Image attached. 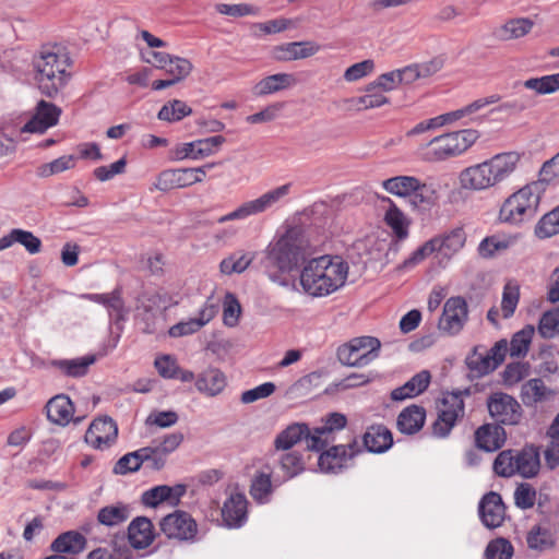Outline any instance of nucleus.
I'll return each mask as SVG.
<instances>
[{"label": "nucleus", "mask_w": 559, "mask_h": 559, "mask_svg": "<svg viewBox=\"0 0 559 559\" xmlns=\"http://www.w3.org/2000/svg\"><path fill=\"white\" fill-rule=\"evenodd\" d=\"M94 355L75 359H62L53 361V365L69 377H83L87 373L88 367L95 362Z\"/></svg>", "instance_id": "nucleus-40"}, {"label": "nucleus", "mask_w": 559, "mask_h": 559, "mask_svg": "<svg viewBox=\"0 0 559 559\" xmlns=\"http://www.w3.org/2000/svg\"><path fill=\"white\" fill-rule=\"evenodd\" d=\"M430 380V372L428 370H423L412 377L402 386L394 389L391 392V399L393 401H404L406 399L415 397L427 390Z\"/></svg>", "instance_id": "nucleus-28"}, {"label": "nucleus", "mask_w": 559, "mask_h": 559, "mask_svg": "<svg viewBox=\"0 0 559 559\" xmlns=\"http://www.w3.org/2000/svg\"><path fill=\"white\" fill-rule=\"evenodd\" d=\"M86 559H133V550L123 536H115L107 546L92 550Z\"/></svg>", "instance_id": "nucleus-26"}, {"label": "nucleus", "mask_w": 559, "mask_h": 559, "mask_svg": "<svg viewBox=\"0 0 559 559\" xmlns=\"http://www.w3.org/2000/svg\"><path fill=\"white\" fill-rule=\"evenodd\" d=\"M534 27V22L528 17L510 19L495 32L503 41L520 39L526 36Z\"/></svg>", "instance_id": "nucleus-33"}, {"label": "nucleus", "mask_w": 559, "mask_h": 559, "mask_svg": "<svg viewBox=\"0 0 559 559\" xmlns=\"http://www.w3.org/2000/svg\"><path fill=\"white\" fill-rule=\"evenodd\" d=\"M437 253L448 260L456 254L466 242V234L462 227H455L430 239Z\"/></svg>", "instance_id": "nucleus-22"}, {"label": "nucleus", "mask_w": 559, "mask_h": 559, "mask_svg": "<svg viewBox=\"0 0 559 559\" xmlns=\"http://www.w3.org/2000/svg\"><path fill=\"white\" fill-rule=\"evenodd\" d=\"M520 300V286L516 282H508L503 287L501 311L504 319L513 316Z\"/></svg>", "instance_id": "nucleus-49"}, {"label": "nucleus", "mask_w": 559, "mask_h": 559, "mask_svg": "<svg viewBox=\"0 0 559 559\" xmlns=\"http://www.w3.org/2000/svg\"><path fill=\"white\" fill-rule=\"evenodd\" d=\"M86 538L78 531H68L60 534L50 545L57 554L78 555L85 549Z\"/></svg>", "instance_id": "nucleus-31"}, {"label": "nucleus", "mask_w": 559, "mask_h": 559, "mask_svg": "<svg viewBox=\"0 0 559 559\" xmlns=\"http://www.w3.org/2000/svg\"><path fill=\"white\" fill-rule=\"evenodd\" d=\"M347 274L348 265L342 258L321 255L305 264L299 282L306 294L322 297L341 288L345 284Z\"/></svg>", "instance_id": "nucleus-2"}, {"label": "nucleus", "mask_w": 559, "mask_h": 559, "mask_svg": "<svg viewBox=\"0 0 559 559\" xmlns=\"http://www.w3.org/2000/svg\"><path fill=\"white\" fill-rule=\"evenodd\" d=\"M526 544L528 549L542 554L556 548L557 537L548 527L537 524L528 531Z\"/></svg>", "instance_id": "nucleus-29"}, {"label": "nucleus", "mask_w": 559, "mask_h": 559, "mask_svg": "<svg viewBox=\"0 0 559 559\" xmlns=\"http://www.w3.org/2000/svg\"><path fill=\"white\" fill-rule=\"evenodd\" d=\"M154 538V526L150 519L138 516L129 524L127 542L131 549H144L153 543Z\"/></svg>", "instance_id": "nucleus-21"}, {"label": "nucleus", "mask_w": 559, "mask_h": 559, "mask_svg": "<svg viewBox=\"0 0 559 559\" xmlns=\"http://www.w3.org/2000/svg\"><path fill=\"white\" fill-rule=\"evenodd\" d=\"M192 69L193 66L188 59L171 56V61L167 62V68L164 70L171 76L170 79L178 83L186 79Z\"/></svg>", "instance_id": "nucleus-56"}, {"label": "nucleus", "mask_w": 559, "mask_h": 559, "mask_svg": "<svg viewBox=\"0 0 559 559\" xmlns=\"http://www.w3.org/2000/svg\"><path fill=\"white\" fill-rule=\"evenodd\" d=\"M382 187L391 194L407 198L419 187V179L414 176H395L382 181Z\"/></svg>", "instance_id": "nucleus-38"}, {"label": "nucleus", "mask_w": 559, "mask_h": 559, "mask_svg": "<svg viewBox=\"0 0 559 559\" xmlns=\"http://www.w3.org/2000/svg\"><path fill=\"white\" fill-rule=\"evenodd\" d=\"M297 84V80L292 73H276L260 80L253 86L255 96H266L284 90H288Z\"/></svg>", "instance_id": "nucleus-25"}, {"label": "nucleus", "mask_w": 559, "mask_h": 559, "mask_svg": "<svg viewBox=\"0 0 559 559\" xmlns=\"http://www.w3.org/2000/svg\"><path fill=\"white\" fill-rule=\"evenodd\" d=\"M311 254V243L300 226H290L265 250L262 266L269 278L280 285H287L285 273L296 270Z\"/></svg>", "instance_id": "nucleus-1"}, {"label": "nucleus", "mask_w": 559, "mask_h": 559, "mask_svg": "<svg viewBox=\"0 0 559 559\" xmlns=\"http://www.w3.org/2000/svg\"><path fill=\"white\" fill-rule=\"evenodd\" d=\"M10 246L13 243L22 245L26 251L31 254H36L40 252L41 249V240L35 236L32 231L13 228L8 234Z\"/></svg>", "instance_id": "nucleus-47"}, {"label": "nucleus", "mask_w": 559, "mask_h": 559, "mask_svg": "<svg viewBox=\"0 0 559 559\" xmlns=\"http://www.w3.org/2000/svg\"><path fill=\"white\" fill-rule=\"evenodd\" d=\"M506 507L499 493L490 491L479 502V515L488 528L499 527L504 520Z\"/></svg>", "instance_id": "nucleus-17"}, {"label": "nucleus", "mask_w": 559, "mask_h": 559, "mask_svg": "<svg viewBox=\"0 0 559 559\" xmlns=\"http://www.w3.org/2000/svg\"><path fill=\"white\" fill-rule=\"evenodd\" d=\"M142 449V461L146 468L152 471H160L167 457L160 453L154 445L144 447Z\"/></svg>", "instance_id": "nucleus-63"}, {"label": "nucleus", "mask_w": 559, "mask_h": 559, "mask_svg": "<svg viewBox=\"0 0 559 559\" xmlns=\"http://www.w3.org/2000/svg\"><path fill=\"white\" fill-rule=\"evenodd\" d=\"M520 162L515 152L497 154L490 159L464 169L461 186L471 190H485L497 186L511 176Z\"/></svg>", "instance_id": "nucleus-4"}, {"label": "nucleus", "mask_w": 559, "mask_h": 559, "mask_svg": "<svg viewBox=\"0 0 559 559\" xmlns=\"http://www.w3.org/2000/svg\"><path fill=\"white\" fill-rule=\"evenodd\" d=\"M142 465V449H139L121 456L115 464L112 472L117 475H126L139 471Z\"/></svg>", "instance_id": "nucleus-51"}, {"label": "nucleus", "mask_w": 559, "mask_h": 559, "mask_svg": "<svg viewBox=\"0 0 559 559\" xmlns=\"http://www.w3.org/2000/svg\"><path fill=\"white\" fill-rule=\"evenodd\" d=\"M530 365L523 361L508 364L503 371V382L513 385L528 376Z\"/></svg>", "instance_id": "nucleus-58"}, {"label": "nucleus", "mask_w": 559, "mask_h": 559, "mask_svg": "<svg viewBox=\"0 0 559 559\" xmlns=\"http://www.w3.org/2000/svg\"><path fill=\"white\" fill-rule=\"evenodd\" d=\"M187 486L182 484L173 487L167 485L155 486L142 493L141 501L144 506L156 508L167 501L171 506L178 504L180 498L186 493Z\"/></svg>", "instance_id": "nucleus-18"}, {"label": "nucleus", "mask_w": 559, "mask_h": 559, "mask_svg": "<svg viewBox=\"0 0 559 559\" xmlns=\"http://www.w3.org/2000/svg\"><path fill=\"white\" fill-rule=\"evenodd\" d=\"M513 546L512 544L503 538H496L488 543L485 549V558L486 559H511L513 556Z\"/></svg>", "instance_id": "nucleus-52"}, {"label": "nucleus", "mask_w": 559, "mask_h": 559, "mask_svg": "<svg viewBox=\"0 0 559 559\" xmlns=\"http://www.w3.org/2000/svg\"><path fill=\"white\" fill-rule=\"evenodd\" d=\"M466 365L474 372L475 377L485 376L497 368L488 353H480L478 347H475L473 353L466 358Z\"/></svg>", "instance_id": "nucleus-43"}, {"label": "nucleus", "mask_w": 559, "mask_h": 559, "mask_svg": "<svg viewBox=\"0 0 559 559\" xmlns=\"http://www.w3.org/2000/svg\"><path fill=\"white\" fill-rule=\"evenodd\" d=\"M281 467L288 477H294L304 471V461L299 453L289 452L281 456Z\"/></svg>", "instance_id": "nucleus-64"}, {"label": "nucleus", "mask_w": 559, "mask_h": 559, "mask_svg": "<svg viewBox=\"0 0 559 559\" xmlns=\"http://www.w3.org/2000/svg\"><path fill=\"white\" fill-rule=\"evenodd\" d=\"M118 427L111 417L104 416L95 419L85 433V441L95 449H105L115 443Z\"/></svg>", "instance_id": "nucleus-15"}, {"label": "nucleus", "mask_w": 559, "mask_h": 559, "mask_svg": "<svg viewBox=\"0 0 559 559\" xmlns=\"http://www.w3.org/2000/svg\"><path fill=\"white\" fill-rule=\"evenodd\" d=\"M226 386V377L217 368L204 370L195 380V388L209 396L219 394Z\"/></svg>", "instance_id": "nucleus-32"}, {"label": "nucleus", "mask_w": 559, "mask_h": 559, "mask_svg": "<svg viewBox=\"0 0 559 559\" xmlns=\"http://www.w3.org/2000/svg\"><path fill=\"white\" fill-rule=\"evenodd\" d=\"M33 66L36 83L45 96L56 97L68 84L70 58L60 46H43L34 56Z\"/></svg>", "instance_id": "nucleus-3"}, {"label": "nucleus", "mask_w": 559, "mask_h": 559, "mask_svg": "<svg viewBox=\"0 0 559 559\" xmlns=\"http://www.w3.org/2000/svg\"><path fill=\"white\" fill-rule=\"evenodd\" d=\"M534 332V326L530 324L524 326L521 331L516 332L510 342V356L524 357L528 352Z\"/></svg>", "instance_id": "nucleus-45"}, {"label": "nucleus", "mask_w": 559, "mask_h": 559, "mask_svg": "<svg viewBox=\"0 0 559 559\" xmlns=\"http://www.w3.org/2000/svg\"><path fill=\"white\" fill-rule=\"evenodd\" d=\"M47 418L59 426H67L74 414V405L66 394L51 397L46 404Z\"/></svg>", "instance_id": "nucleus-24"}, {"label": "nucleus", "mask_w": 559, "mask_h": 559, "mask_svg": "<svg viewBox=\"0 0 559 559\" xmlns=\"http://www.w3.org/2000/svg\"><path fill=\"white\" fill-rule=\"evenodd\" d=\"M382 200L389 203V209L384 214L385 224L399 240H404L408 236L409 221L390 198Z\"/></svg>", "instance_id": "nucleus-35"}, {"label": "nucleus", "mask_w": 559, "mask_h": 559, "mask_svg": "<svg viewBox=\"0 0 559 559\" xmlns=\"http://www.w3.org/2000/svg\"><path fill=\"white\" fill-rule=\"evenodd\" d=\"M515 453L513 450L501 451L493 461V472L501 477L515 475Z\"/></svg>", "instance_id": "nucleus-53"}, {"label": "nucleus", "mask_w": 559, "mask_h": 559, "mask_svg": "<svg viewBox=\"0 0 559 559\" xmlns=\"http://www.w3.org/2000/svg\"><path fill=\"white\" fill-rule=\"evenodd\" d=\"M160 531L168 538L194 540L198 525L194 519L185 511H175L164 516L159 523Z\"/></svg>", "instance_id": "nucleus-12"}, {"label": "nucleus", "mask_w": 559, "mask_h": 559, "mask_svg": "<svg viewBox=\"0 0 559 559\" xmlns=\"http://www.w3.org/2000/svg\"><path fill=\"white\" fill-rule=\"evenodd\" d=\"M400 84L397 70L385 72L379 75L373 82L365 87V92L379 90L381 92H390L395 90Z\"/></svg>", "instance_id": "nucleus-57"}, {"label": "nucleus", "mask_w": 559, "mask_h": 559, "mask_svg": "<svg viewBox=\"0 0 559 559\" xmlns=\"http://www.w3.org/2000/svg\"><path fill=\"white\" fill-rule=\"evenodd\" d=\"M74 167V157L71 155L61 156L50 163L43 164L37 168V176L46 178Z\"/></svg>", "instance_id": "nucleus-54"}, {"label": "nucleus", "mask_w": 559, "mask_h": 559, "mask_svg": "<svg viewBox=\"0 0 559 559\" xmlns=\"http://www.w3.org/2000/svg\"><path fill=\"white\" fill-rule=\"evenodd\" d=\"M408 198L414 210L426 212L436 205L438 193L432 186L419 180V187Z\"/></svg>", "instance_id": "nucleus-37"}, {"label": "nucleus", "mask_w": 559, "mask_h": 559, "mask_svg": "<svg viewBox=\"0 0 559 559\" xmlns=\"http://www.w3.org/2000/svg\"><path fill=\"white\" fill-rule=\"evenodd\" d=\"M248 500L242 492H231L222 508V518L226 526L240 527L247 520Z\"/></svg>", "instance_id": "nucleus-19"}, {"label": "nucleus", "mask_w": 559, "mask_h": 559, "mask_svg": "<svg viewBox=\"0 0 559 559\" xmlns=\"http://www.w3.org/2000/svg\"><path fill=\"white\" fill-rule=\"evenodd\" d=\"M534 231L539 239L550 238L559 234V205L538 221Z\"/></svg>", "instance_id": "nucleus-46"}, {"label": "nucleus", "mask_w": 559, "mask_h": 559, "mask_svg": "<svg viewBox=\"0 0 559 559\" xmlns=\"http://www.w3.org/2000/svg\"><path fill=\"white\" fill-rule=\"evenodd\" d=\"M523 86L533 90L539 95L551 94L559 91V73L540 78H531L523 82Z\"/></svg>", "instance_id": "nucleus-48"}, {"label": "nucleus", "mask_w": 559, "mask_h": 559, "mask_svg": "<svg viewBox=\"0 0 559 559\" xmlns=\"http://www.w3.org/2000/svg\"><path fill=\"white\" fill-rule=\"evenodd\" d=\"M273 492L271 474L260 472L254 475L250 485V495L259 503H266Z\"/></svg>", "instance_id": "nucleus-42"}, {"label": "nucleus", "mask_w": 559, "mask_h": 559, "mask_svg": "<svg viewBox=\"0 0 559 559\" xmlns=\"http://www.w3.org/2000/svg\"><path fill=\"white\" fill-rule=\"evenodd\" d=\"M347 424L345 415L341 413H331L324 419V425L313 429L310 437L308 449L312 451H321L325 448L334 431L343 429Z\"/></svg>", "instance_id": "nucleus-16"}, {"label": "nucleus", "mask_w": 559, "mask_h": 559, "mask_svg": "<svg viewBox=\"0 0 559 559\" xmlns=\"http://www.w3.org/2000/svg\"><path fill=\"white\" fill-rule=\"evenodd\" d=\"M547 386L539 378L531 379L522 386V399L526 405L543 401L547 394Z\"/></svg>", "instance_id": "nucleus-50"}, {"label": "nucleus", "mask_w": 559, "mask_h": 559, "mask_svg": "<svg viewBox=\"0 0 559 559\" xmlns=\"http://www.w3.org/2000/svg\"><path fill=\"white\" fill-rule=\"evenodd\" d=\"M254 258V252L236 251L221 261L219 271L224 275L240 274L249 267Z\"/></svg>", "instance_id": "nucleus-39"}, {"label": "nucleus", "mask_w": 559, "mask_h": 559, "mask_svg": "<svg viewBox=\"0 0 559 559\" xmlns=\"http://www.w3.org/2000/svg\"><path fill=\"white\" fill-rule=\"evenodd\" d=\"M275 384L273 382L262 383L253 389L247 390L241 393L240 401L243 404H250L262 399H266L275 392Z\"/></svg>", "instance_id": "nucleus-62"}, {"label": "nucleus", "mask_w": 559, "mask_h": 559, "mask_svg": "<svg viewBox=\"0 0 559 559\" xmlns=\"http://www.w3.org/2000/svg\"><path fill=\"white\" fill-rule=\"evenodd\" d=\"M311 435L306 424H293L277 435L274 444L277 450H288L304 438L308 444Z\"/></svg>", "instance_id": "nucleus-34"}, {"label": "nucleus", "mask_w": 559, "mask_h": 559, "mask_svg": "<svg viewBox=\"0 0 559 559\" xmlns=\"http://www.w3.org/2000/svg\"><path fill=\"white\" fill-rule=\"evenodd\" d=\"M362 440L367 451L372 453H383L393 444L392 433L384 425L370 426L364 433Z\"/></svg>", "instance_id": "nucleus-27"}, {"label": "nucleus", "mask_w": 559, "mask_h": 559, "mask_svg": "<svg viewBox=\"0 0 559 559\" xmlns=\"http://www.w3.org/2000/svg\"><path fill=\"white\" fill-rule=\"evenodd\" d=\"M129 508L122 503L102 508L97 514L98 524L117 526L129 519Z\"/></svg>", "instance_id": "nucleus-41"}, {"label": "nucleus", "mask_w": 559, "mask_h": 559, "mask_svg": "<svg viewBox=\"0 0 559 559\" xmlns=\"http://www.w3.org/2000/svg\"><path fill=\"white\" fill-rule=\"evenodd\" d=\"M464 394L468 395L469 391L465 390ZM463 392H451L444 394L441 406L439 407L438 418L433 423L432 431L437 437H447L455 426L459 418L464 416Z\"/></svg>", "instance_id": "nucleus-10"}, {"label": "nucleus", "mask_w": 559, "mask_h": 559, "mask_svg": "<svg viewBox=\"0 0 559 559\" xmlns=\"http://www.w3.org/2000/svg\"><path fill=\"white\" fill-rule=\"evenodd\" d=\"M168 297L159 292H143L135 306V320L144 333H154L158 320L167 309Z\"/></svg>", "instance_id": "nucleus-8"}, {"label": "nucleus", "mask_w": 559, "mask_h": 559, "mask_svg": "<svg viewBox=\"0 0 559 559\" xmlns=\"http://www.w3.org/2000/svg\"><path fill=\"white\" fill-rule=\"evenodd\" d=\"M192 109L185 102L174 99L166 103L158 111L157 118L163 121L175 122L190 116Z\"/></svg>", "instance_id": "nucleus-44"}, {"label": "nucleus", "mask_w": 559, "mask_h": 559, "mask_svg": "<svg viewBox=\"0 0 559 559\" xmlns=\"http://www.w3.org/2000/svg\"><path fill=\"white\" fill-rule=\"evenodd\" d=\"M538 332L544 338H552L559 334V309L546 311L542 316Z\"/></svg>", "instance_id": "nucleus-55"}, {"label": "nucleus", "mask_w": 559, "mask_h": 559, "mask_svg": "<svg viewBox=\"0 0 559 559\" xmlns=\"http://www.w3.org/2000/svg\"><path fill=\"white\" fill-rule=\"evenodd\" d=\"M467 304L462 297L449 298L443 307L442 316L439 320V329L450 334L459 333L467 321Z\"/></svg>", "instance_id": "nucleus-14"}, {"label": "nucleus", "mask_w": 559, "mask_h": 559, "mask_svg": "<svg viewBox=\"0 0 559 559\" xmlns=\"http://www.w3.org/2000/svg\"><path fill=\"white\" fill-rule=\"evenodd\" d=\"M319 50L320 46L314 41H292L275 46L272 55L277 61H293L312 57Z\"/></svg>", "instance_id": "nucleus-20"}, {"label": "nucleus", "mask_w": 559, "mask_h": 559, "mask_svg": "<svg viewBox=\"0 0 559 559\" xmlns=\"http://www.w3.org/2000/svg\"><path fill=\"white\" fill-rule=\"evenodd\" d=\"M514 466L515 474H519L524 478L534 477L537 475L540 467L538 452L533 448H525L522 451L516 452Z\"/></svg>", "instance_id": "nucleus-36"}, {"label": "nucleus", "mask_w": 559, "mask_h": 559, "mask_svg": "<svg viewBox=\"0 0 559 559\" xmlns=\"http://www.w3.org/2000/svg\"><path fill=\"white\" fill-rule=\"evenodd\" d=\"M241 313V306L235 295L228 293L224 301V323L227 326H235Z\"/></svg>", "instance_id": "nucleus-59"}, {"label": "nucleus", "mask_w": 559, "mask_h": 559, "mask_svg": "<svg viewBox=\"0 0 559 559\" xmlns=\"http://www.w3.org/2000/svg\"><path fill=\"white\" fill-rule=\"evenodd\" d=\"M289 183L270 190L260 195L258 199L247 201L239 205L233 212L221 216L217 219V223L224 224L229 221L246 219L251 215L263 213L264 211L273 206L275 203H277L281 199L286 197L289 193Z\"/></svg>", "instance_id": "nucleus-9"}, {"label": "nucleus", "mask_w": 559, "mask_h": 559, "mask_svg": "<svg viewBox=\"0 0 559 559\" xmlns=\"http://www.w3.org/2000/svg\"><path fill=\"white\" fill-rule=\"evenodd\" d=\"M381 343L377 337L360 336L337 348L340 362L348 367H364L379 356Z\"/></svg>", "instance_id": "nucleus-7"}, {"label": "nucleus", "mask_w": 559, "mask_h": 559, "mask_svg": "<svg viewBox=\"0 0 559 559\" xmlns=\"http://www.w3.org/2000/svg\"><path fill=\"white\" fill-rule=\"evenodd\" d=\"M223 135H214L206 139L197 140V157L199 159L211 156L219 151L225 143Z\"/></svg>", "instance_id": "nucleus-60"}, {"label": "nucleus", "mask_w": 559, "mask_h": 559, "mask_svg": "<svg viewBox=\"0 0 559 559\" xmlns=\"http://www.w3.org/2000/svg\"><path fill=\"white\" fill-rule=\"evenodd\" d=\"M479 138L474 129H463L444 133L420 145L417 148L418 157L428 163L447 160L467 151Z\"/></svg>", "instance_id": "nucleus-5"}, {"label": "nucleus", "mask_w": 559, "mask_h": 559, "mask_svg": "<svg viewBox=\"0 0 559 559\" xmlns=\"http://www.w3.org/2000/svg\"><path fill=\"white\" fill-rule=\"evenodd\" d=\"M536 501V490L530 484H521L514 491L515 506L522 510L531 509Z\"/></svg>", "instance_id": "nucleus-61"}, {"label": "nucleus", "mask_w": 559, "mask_h": 559, "mask_svg": "<svg viewBox=\"0 0 559 559\" xmlns=\"http://www.w3.org/2000/svg\"><path fill=\"white\" fill-rule=\"evenodd\" d=\"M539 201V185H526L504 200L499 211V219L511 225L530 221L536 215Z\"/></svg>", "instance_id": "nucleus-6"}, {"label": "nucleus", "mask_w": 559, "mask_h": 559, "mask_svg": "<svg viewBox=\"0 0 559 559\" xmlns=\"http://www.w3.org/2000/svg\"><path fill=\"white\" fill-rule=\"evenodd\" d=\"M490 416L503 425H516L522 417V408L518 401L503 392L490 394L487 400Z\"/></svg>", "instance_id": "nucleus-11"}, {"label": "nucleus", "mask_w": 559, "mask_h": 559, "mask_svg": "<svg viewBox=\"0 0 559 559\" xmlns=\"http://www.w3.org/2000/svg\"><path fill=\"white\" fill-rule=\"evenodd\" d=\"M361 452L356 440L348 444L333 445L325 452L321 453L318 465L322 472L338 473L345 466L348 460Z\"/></svg>", "instance_id": "nucleus-13"}, {"label": "nucleus", "mask_w": 559, "mask_h": 559, "mask_svg": "<svg viewBox=\"0 0 559 559\" xmlns=\"http://www.w3.org/2000/svg\"><path fill=\"white\" fill-rule=\"evenodd\" d=\"M426 419L425 408L418 405H411L404 408L397 416V429L405 435L418 432Z\"/></svg>", "instance_id": "nucleus-30"}, {"label": "nucleus", "mask_w": 559, "mask_h": 559, "mask_svg": "<svg viewBox=\"0 0 559 559\" xmlns=\"http://www.w3.org/2000/svg\"><path fill=\"white\" fill-rule=\"evenodd\" d=\"M507 440L504 429L498 424H486L475 432V443L478 449L495 452L503 447Z\"/></svg>", "instance_id": "nucleus-23"}]
</instances>
